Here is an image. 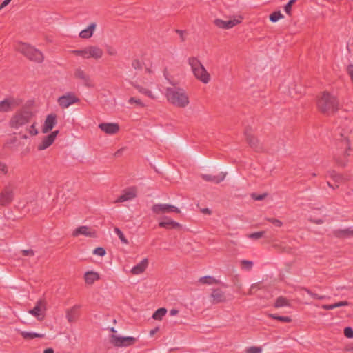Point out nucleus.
Segmentation results:
<instances>
[{"label": "nucleus", "instance_id": "nucleus-1", "mask_svg": "<svg viewBox=\"0 0 353 353\" xmlns=\"http://www.w3.org/2000/svg\"><path fill=\"white\" fill-rule=\"evenodd\" d=\"M336 98L327 91L323 92L318 97V109L325 114L330 115L338 109Z\"/></svg>", "mask_w": 353, "mask_h": 353}, {"label": "nucleus", "instance_id": "nucleus-37", "mask_svg": "<svg viewBox=\"0 0 353 353\" xmlns=\"http://www.w3.org/2000/svg\"><path fill=\"white\" fill-rule=\"evenodd\" d=\"M262 348L258 346L248 347L245 350V353H261Z\"/></svg>", "mask_w": 353, "mask_h": 353}, {"label": "nucleus", "instance_id": "nucleus-59", "mask_svg": "<svg viewBox=\"0 0 353 353\" xmlns=\"http://www.w3.org/2000/svg\"><path fill=\"white\" fill-rule=\"evenodd\" d=\"M265 197V194H261L256 196H254V199L256 200H263Z\"/></svg>", "mask_w": 353, "mask_h": 353}, {"label": "nucleus", "instance_id": "nucleus-58", "mask_svg": "<svg viewBox=\"0 0 353 353\" xmlns=\"http://www.w3.org/2000/svg\"><path fill=\"white\" fill-rule=\"evenodd\" d=\"M179 313V311L176 309H172L170 311V314L171 316H176V314H178Z\"/></svg>", "mask_w": 353, "mask_h": 353}, {"label": "nucleus", "instance_id": "nucleus-22", "mask_svg": "<svg viewBox=\"0 0 353 353\" xmlns=\"http://www.w3.org/2000/svg\"><path fill=\"white\" fill-rule=\"evenodd\" d=\"M211 298L214 303L225 302L227 299L224 292L219 289H216L212 291Z\"/></svg>", "mask_w": 353, "mask_h": 353}, {"label": "nucleus", "instance_id": "nucleus-46", "mask_svg": "<svg viewBox=\"0 0 353 353\" xmlns=\"http://www.w3.org/2000/svg\"><path fill=\"white\" fill-rule=\"evenodd\" d=\"M132 66L134 69H140L142 67V63L139 59H134L132 62Z\"/></svg>", "mask_w": 353, "mask_h": 353}, {"label": "nucleus", "instance_id": "nucleus-56", "mask_svg": "<svg viewBox=\"0 0 353 353\" xmlns=\"http://www.w3.org/2000/svg\"><path fill=\"white\" fill-rule=\"evenodd\" d=\"M272 222L277 227H281L282 225V223L277 219H274L272 221Z\"/></svg>", "mask_w": 353, "mask_h": 353}, {"label": "nucleus", "instance_id": "nucleus-35", "mask_svg": "<svg viewBox=\"0 0 353 353\" xmlns=\"http://www.w3.org/2000/svg\"><path fill=\"white\" fill-rule=\"evenodd\" d=\"M283 17L284 16L280 12H275L270 14V20L272 22L275 23L278 21L279 19H283Z\"/></svg>", "mask_w": 353, "mask_h": 353}, {"label": "nucleus", "instance_id": "nucleus-63", "mask_svg": "<svg viewBox=\"0 0 353 353\" xmlns=\"http://www.w3.org/2000/svg\"><path fill=\"white\" fill-rule=\"evenodd\" d=\"M314 222L316 223L317 224H321L323 223L322 220L321 219L315 221Z\"/></svg>", "mask_w": 353, "mask_h": 353}, {"label": "nucleus", "instance_id": "nucleus-52", "mask_svg": "<svg viewBox=\"0 0 353 353\" xmlns=\"http://www.w3.org/2000/svg\"><path fill=\"white\" fill-rule=\"evenodd\" d=\"M201 176L205 181H212V179H213L214 176L211 174H202Z\"/></svg>", "mask_w": 353, "mask_h": 353}, {"label": "nucleus", "instance_id": "nucleus-64", "mask_svg": "<svg viewBox=\"0 0 353 353\" xmlns=\"http://www.w3.org/2000/svg\"><path fill=\"white\" fill-rule=\"evenodd\" d=\"M327 184L330 188H333V186L330 183V182H327Z\"/></svg>", "mask_w": 353, "mask_h": 353}, {"label": "nucleus", "instance_id": "nucleus-45", "mask_svg": "<svg viewBox=\"0 0 353 353\" xmlns=\"http://www.w3.org/2000/svg\"><path fill=\"white\" fill-rule=\"evenodd\" d=\"M344 334L347 338H353V330L350 327H345L344 330Z\"/></svg>", "mask_w": 353, "mask_h": 353}, {"label": "nucleus", "instance_id": "nucleus-57", "mask_svg": "<svg viewBox=\"0 0 353 353\" xmlns=\"http://www.w3.org/2000/svg\"><path fill=\"white\" fill-rule=\"evenodd\" d=\"M158 331H159V327H156V328L150 330V336H154Z\"/></svg>", "mask_w": 353, "mask_h": 353}, {"label": "nucleus", "instance_id": "nucleus-13", "mask_svg": "<svg viewBox=\"0 0 353 353\" xmlns=\"http://www.w3.org/2000/svg\"><path fill=\"white\" fill-rule=\"evenodd\" d=\"M137 195V190L135 188H129L123 191L122 194L115 201L116 203H122L134 199Z\"/></svg>", "mask_w": 353, "mask_h": 353}, {"label": "nucleus", "instance_id": "nucleus-25", "mask_svg": "<svg viewBox=\"0 0 353 353\" xmlns=\"http://www.w3.org/2000/svg\"><path fill=\"white\" fill-rule=\"evenodd\" d=\"M79 307V305H76L66 310V318L70 323L75 321Z\"/></svg>", "mask_w": 353, "mask_h": 353}, {"label": "nucleus", "instance_id": "nucleus-26", "mask_svg": "<svg viewBox=\"0 0 353 353\" xmlns=\"http://www.w3.org/2000/svg\"><path fill=\"white\" fill-rule=\"evenodd\" d=\"M20 334L22 336L23 339L26 340H31L34 338H43L44 336V335L42 334L27 331H21Z\"/></svg>", "mask_w": 353, "mask_h": 353}, {"label": "nucleus", "instance_id": "nucleus-2", "mask_svg": "<svg viewBox=\"0 0 353 353\" xmlns=\"http://www.w3.org/2000/svg\"><path fill=\"white\" fill-rule=\"evenodd\" d=\"M166 98L168 102L177 108H185L190 103L188 94L179 88H168L166 91Z\"/></svg>", "mask_w": 353, "mask_h": 353}, {"label": "nucleus", "instance_id": "nucleus-16", "mask_svg": "<svg viewBox=\"0 0 353 353\" xmlns=\"http://www.w3.org/2000/svg\"><path fill=\"white\" fill-rule=\"evenodd\" d=\"M59 134V131L56 130L52 132L49 135L45 137L41 143L38 145V150H44L48 147H50L56 139L57 134Z\"/></svg>", "mask_w": 353, "mask_h": 353}, {"label": "nucleus", "instance_id": "nucleus-20", "mask_svg": "<svg viewBox=\"0 0 353 353\" xmlns=\"http://www.w3.org/2000/svg\"><path fill=\"white\" fill-rule=\"evenodd\" d=\"M159 225L167 229H178L181 227V224L168 217H164L159 223Z\"/></svg>", "mask_w": 353, "mask_h": 353}, {"label": "nucleus", "instance_id": "nucleus-17", "mask_svg": "<svg viewBox=\"0 0 353 353\" xmlns=\"http://www.w3.org/2000/svg\"><path fill=\"white\" fill-rule=\"evenodd\" d=\"M99 128L105 133L113 135L119 131V125L116 123H102Z\"/></svg>", "mask_w": 353, "mask_h": 353}, {"label": "nucleus", "instance_id": "nucleus-7", "mask_svg": "<svg viewBox=\"0 0 353 353\" xmlns=\"http://www.w3.org/2000/svg\"><path fill=\"white\" fill-rule=\"evenodd\" d=\"M74 55L80 56L83 59H101L103 55V50L97 46H88L83 48L72 51Z\"/></svg>", "mask_w": 353, "mask_h": 353}, {"label": "nucleus", "instance_id": "nucleus-24", "mask_svg": "<svg viewBox=\"0 0 353 353\" xmlns=\"http://www.w3.org/2000/svg\"><path fill=\"white\" fill-rule=\"evenodd\" d=\"M25 129L26 133H23V131L21 130L19 134H21L23 139H27L28 135L29 134L30 136H35L38 134V130L36 128V123H32L30 125H27V124L23 127Z\"/></svg>", "mask_w": 353, "mask_h": 353}, {"label": "nucleus", "instance_id": "nucleus-10", "mask_svg": "<svg viewBox=\"0 0 353 353\" xmlns=\"http://www.w3.org/2000/svg\"><path fill=\"white\" fill-rule=\"evenodd\" d=\"M152 210L156 214L160 213H181V210L176 206L168 203H157L152 207Z\"/></svg>", "mask_w": 353, "mask_h": 353}, {"label": "nucleus", "instance_id": "nucleus-62", "mask_svg": "<svg viewBox=\"0 0 353 353\" xmlns=\"http://www.w3.org/2000/svg\"><path fill=\"white\" fill-rule=\"evenodd\" d=\"M202 212L205 214H210L211 211L208 208H205L202 210Z\"/></svg>", "mask_w": 353, "mask_h": 353}, {"label": "nucleus", "instance_id": "nucleus-41", "mask_svg": "<svg viewBox=\"0 0 353 353\" xmlns=\"http://www.w3.org/2000/svg\"><path fill=\"white\" fill-rule=\"evenodd\" d=\"M247 141L251 147H256L258 143L257 139L251 135L247 137Z\"/></svg>", "mask_w": 353, "mask_h": 353}, {"label": "nucleus", "instance_id": "nucleus-51", "mask_svg": "<svg viewBox=\"0 0 353 353\" xmlns=\"http://www.w3.org/2000/svg\"><path fill=\"white\" fill-rule=\"evenodd\" d=\"M8 171L7 166L5 163L0 162V172L6 174Z\"/></svg>", "mask_w": 353, "mask_h": 353}, {"label": "nucleus", "instance_id": "nucleus-49", "mask_svg": "<svg viewBox=\"0 0 353 353\" xmlns=\"http://www.w3.org/2000/svg\"><path fill=\"white\" fill-rule=\"evenodd\" d=\"M107 53L110 56H114L117 54V51L111 47L107 48Z\"/></svg>", "mask_w": 353, "mask_h": 353}, {"label": "nucleus", "instance_id": "nucleus-18", "mask_svg": "<svg viewBox=\"0 0 353 353\" xmlns=\"http://www.w3.org/2000/svg\"><path fill=\"white\" fill-rule=\"evenodd\" d=\"M13 199V191L10 188H6L0 193V204L3 206L8 205Z\"/></svg>", "mask_w": 353, "mask_h": 353}, {"label": "nucleus", "instance_id": "nucleus-5", "mask_svg": "<svg viewBox=\"0 0 353 353\" xmlns=\"http://www.w3.org/2000/svg\"><path fill=\"white\" fill-rule=\"evenodd\" d=\"M15 50L32 61L41 62L43 60L42 52L30 44L19 43L17 44Z\"/></svg>", "mask_w": 353, "mask_h": 353}, {"label": "nucleus", "instance_id": "nucleus-30", "mask_svg": "<svg viewBox=\"0 0 353 353\" xmlns=\"http://www.w3.org/2000/svg\"><path fill=\"white\" fill-rule=\"evenodd\" d=\"M167 310L161 307L158 309L152 315V318L155 320H161L162 318L166 314Z\"/></svg>", "mask_w": 353, "mask_h": 353}, {"label": "nucleus", "instance_id": "nucleus-4", "mask_svg": "<svg viewBox=\"0 0 353 353\" xmlns=\"http://www.w3.org/2000/svg\"><path fill=\"white\" fill-rule=\"evenodd\" d=\"M111 334L109 335L110 343L117 347H127L135 344L137 339L133 336H121L114 327L110 328Z\"/></svg>", "mask_w": 353, "mask_h": 353}, {"label": "nucleus", "instance_id": "nucleus-29", "mask_svg": "<svg viewBox=\"0 0 353 353\" xmlns=\"http://www.w3.org/2000/svg\"><path fill=\"white\" fill-rule=\"evenodd\" d=\"M216 282V279L210 276H202L199 279L200 284L212 285Z\"/></svg>", "mask_w": 353, "mask_h": 353}, {"label": "nucleus", "instance_id": "nucleus-12", "mask_svg": "<svg viewBox=\"0 0 353 353\" xmlns=\"http://www.w3.org/2000/svg\"><path fill=\"white\" fill-rule=\"evenodd\" d=\"M149 265V260L148 258H144L140 261L138 263L134 265L130 270V274L132 276H139L143 274Z\"/></svg>", "mask_w": 353, "mask_h": 353}, {"label": "nucleus", "instance_id": "nucleus-48", "mask_svg": "<svg viewBox=\"0 0 353 353\" xmlns=\"http://www.w3.org/2000/svg\"><path fill=\"white\" fill-rule=\"evenodd\" d=\"M21 252L24 256H32L34 254L33 250H23L21 251Z\"/></svg>", "mask_w": 353, "mask_h": 353}, {"label": "nucleus", "instance_id": "nucleus-42", "mask_svg": "<svg viewBox=\"0 0 353 353\" xmlns=\"http://www.w3.org/2000/svg\"><path fill=\"white\" fill-rule=\"evenodd\" d=\"M329 174L330 176L337 183H339L342 180V176L334 171L330 172Z\"/></svg>", "mask_w": 353, "mask_h": 353}, {"label": "nucleus", "instance_id": "nucleus-61", "mask_svg": "<svg viewBox=\"0 0 353 353\" xmlns=\"http://www.w3.org/2000/svg\"><path fill=\"white\" fill-rule=\"evenodd\" d=\"M43 353H54V350L51 348L46 349Z\"/></svg>", "mask_w": 353, "mask_h": 353}, {"label": "nucleus", "instance_id": "nucleus-14", "mask_svg": "<svg viewBox=\"0 0 353 353\" xmlns=\"http://www.w3.org/2000/svg\"><path fill=\"white\" fill-rule=\"evenodd\" d=\"M79 101V99L73 94L69 93L59 98L58 103L60 107L67 108L70 105Z\"/></svg>", "mask_w": 353, "mask_h": 353}, {"label": "nucleus", "instance_id": "nucleus-39", "mask_svg": "<svg viewBox=\"0 0 353 353\" xmlns=\"http://www.w3.org/2000/svg\"><path fill=\"white\" fill-rule=\"evenodd\" d=\"M225 176H226L225 172H221L218 175L213 176V179H212V182L216 183H219L224 180Z\"/></svg>", "mask_w": 353, "mask_h": 353}, {"label": "nucleus", "instance_id": "nucleus-44", "mask_svg": "<svg viewBox=\"0 0 353 353\" xmlns=\"http://www.w3.org/2000/svg\"><path fill=\"white\" fill-rule=\"evenodd\" d=\"M106 252L105 250L101 247L97 248L93 250V254L95 255H98L100 256H103L105 254Z\"/></svg>", "mask_w": 353, "mask_h": 353}, {"label": "nucleus", "instance_id": "nucleus-11", "mask_svg": "<svg viewBox=\"0 0 353 353\" xmlns=\"http://www.w3.org/2000/svg\"><path fill=\"white\" fill-rule=\"evenodd\" d=\"M80 235L88 238H95L97 237V232L91 227L82 225L75 229L72 232V236L74 237H77Z\"/></svg>", "mask_w": 353, "mask_h": 353}, {"label": "nucleus", "instance_id": "nucleus-3", "mask_svg": "<svg viewBox=\"0 0 353 353\" xmlns=\"http://www.w3.org/2000/svg\"><path fill=\"white\" fill-rule=\"evenodd\" d=\"M188 64L196 79L205 84L210 81L211 77L209 72L197 58L194 57L189 58Z\"/></svg>", "mask_w": 353, "mask_h": 353}, {"label": "nucleus", "instance_id": "nucleus-50", "mask_svg": "<svg viewBox=\"0 0 353 353\" xmlns=\"http://www.w3.org/2000/svg\"><path fill=\"white\" fill-rule=\"evenodd\" d=\"M348 302L347 301H340L337 303L334 304V308L342 307V306H347L348 305Z\"/></svg>", "mask_w": 353, "mask_h": 353}, {"label": "nucleus", "instance_id": "nucleus-53", "mask_svg": "<svg viewBox=\"0 0 353 353\" xmlns=\"http://www.w3.org/2000/svg\"><path fill=\"white\" fill-rule=\"evenodd\" d=\"M11 0H5L0 6V10L9 4Z\"/></svg>", "mask_w": 353, "mask_h": 353}, {"label": "nucleus", "instance_id": "nucleus-21", "mask_svg": "<svg viewBox=\"0 0 353 353\" xmlns=\"http://www.w3.org/2000/svg\"><path fill=\"white\" fill-rule=\"evenodd\" d=\"M83 279L85 283L88 285H92L95 281L100 279L99 274L94 271H88L85 272Z\"/></svg>", "mask_w": 353, "mask_h": 353}, {"label": "nucleus", "instance_id": "nucleus-6", "mask_svg": "<svg viewBox=\"0 0 353 353\" xmlns=\"http://www.w3.org/2000/svg\"><path fill=\"white\" fill-rule=\"evenodd\" d=\"M32 117V112L28 110L17 112L11 118L10 125L15 130L22 129L29 123Z\"/></svg>", "mask_w": 353, "mask_h": 353}, {"label": "nucleus", "instance_id": "nucleus-28", "mask_svg": "<svg viewBox=\"0 0 353 353\" xmlns=\"http://www.w3.org/2000/svg\"><path fill=\"white\" fill-rule=\"evenodd\" d=\"M74 77L79 79L85 82L89 81V77L86 72L81 68H77L74 71Z\"/></svg>", "mask_w": 353, "mask_h": 353}, {"label": "nucleus", "instance_id": "nucleus-15", "mask_svg": "<svg viewBox=\"0 0 353 353\" xmlns=\"http://www.w3.org/2000/svg\"><path fill=\"white\" fill-rule=\"evenodd\" d=\"M57 123V116L54 114H48L42 125V132L48 133L50 132Z\"/></svg>", "mask_w": 353, "mask_h": 353}, {"label": "nucleus", "instance_id": "nucleus-55", "mask_svg": "<svg viewBox=\"0 0 353 353\" xmlns=\"http://www.w3.org/2000/svg\"><path fill=\"white\" fill-rule=\"evenodd\" d=\"M322 307L325 310H332L334 309V304L332 305H322Z\"/></svg>", "mask_w": 353, "mask_h": 353}, {"label": "nucleus", "instance_id": "nucleus-38", "mask_svg": "<svg viewBox=\"0 0 353 353\" xmlns=\"http://www.w3.org/2000/svg\"><path fill=\"white\" fill-rule=\"evenodd\" d=\"M269 316L272 319H277V320H279L281 321L285 322V323H290L292 321L291 318H290L288 316H276L274 314H269Z\"/></svg>", "mask_w": 353, "mask_h": 353}, {"label": "nucleus", "instance_id": "nucleus-40", "mask_svg": "<svg viewBox=\"0 0 353 353\" xmlns=\"http://www.w3.org/2000/svg\"><path fill=\"white\" fill-rule=\"evenodd\" d=\"M128 103L131 105H137V106H141V107L144 106V104L142 103V101L140 99L134 98V97H131L128 100Z\"/></svg>", "mask_w": 353, "mask_h": 353}, {"label": "nucleus", "instance_id": "nucleus-31", "mask_svg": "<svg viewBox=\"0 0 353 353\" xmlns=\"http://www.w3.org/2000/svg\"><path fill=\"white\" fill-rule=\"evenodd\" d=\"M240 266L243 270L250 271L253 267V262L248 260H241L240 261Z\"/></svg>", "mask_w": 353, "mask_h": 353}, {"label": "nucleus", "instance_id": "nucleus-33", "mask_svg": "<svg viewBox=\"0 0 353 353\" xmlns=\"http://www.w3.org/2000/svg\"><path fill=\"white\" fill-rule=\"evenodd\" d=\"M163 77L165 79L170 83L171 85H176L177 83V81L176 79L172 77L170 72L168 70H164L163 71Z\"/></svg>", "mask_w": 353, "mask_h": 353}, {"label": "nucleus", "instance_id": "nucleus-23", "mask_svg": "<svg viewBox=\"0 0 353 353\" xmlns=\"http://www.w3.org/2000/svg\"><path fill=\"white\" fill-rule=\"evenodd\" d=\"M96 28L97 25L95 23L90 24L86 28L80 32L79 37L82 39L90 38L93 35Z\"/></svg>", "mask_w": 353, "mask_h": 353}, {"label": "nucleus", "instance_id": "nucleus-60", "mask_svg": "<svg viewBox=\"0 0 353 353\" xmlns=\"http://www.w3.org/2000/svg\"><path fill=\"white\" fill-rule=\"evenodd\" d=\"M258 288V284L257 283H254V284H252L250 287V293H252V291L254 290H256Z\"/></svg>", "mask_w": 353, "mask_h": 353}, {"label": "nucleus", "instance_id": "nucleus-19", "mask_svg": "<svg viewBox=\"0 0 353 353\" xmlns=\"http://www.w3.org/2000/svg\"><path fill=\"white\" fill-rule=\"evenodd\" d=\"M16 105L15 101L11 98H7L0 101V112L10 111Z\"/></svg>", "mask_w": 353, "mask_h": 353}, {"label": "nucleus", "instance_id": "nucleus-9", "mask_svg": "<svg viewBox=\"0 0 353 353\" xmlns=\"http://www.w3.org/2000/svg\"><path fill=\"white\" fill-rule=\"evenodd\" d=\"M47 310V303L45 300H39L34 308L30 310L28 313L34 316L38 321L43 320Z\"/></svg>", "mask_w": 353, "mask_h": 353}, {"label": "nucleus", "instance_id": "nucleus-43", "mask_svg": "<svg viewBox=\"0 0 353 353\" xmlns=\"http://www.w3.org/2000/svg\"><path fill=\"white\" fill-rule=\"evenodd\" d=\"M264 234V232H258L252 233L248 235V237L252 239H259L261 238Z\"/></svg>", "mask_w": 353, "mask_h": 353}, {"label": "nucleus", "instance_id": "nucleus-34", "mask_svg": "<svg viewBox=\"0 0 353 353\" xmlns=\"http://www.w3.org/2000/svg\"><path fill=\"white\" fill-rule=\"evenodd\" d=\"M133 85L142 94H144L151 98H154V95L152 94V92L145 89V88H142L139 84L138 83H134L133 84Z\"/></svg>", "mask_w": 353, "mask_h": 353}, {"label": "nucleus", "instance_id": "nucleus-27", "mask_svg": "<svg viewBox=\"0 0 353 353\" xmlns=\"http://www.w3.org/2000/svg\"><path fill=\"white\" fill-rule=\"evenodd\" d=\"M339 237H350L353 236V228H348L344 230H339L336 232Z\"/></svg>", "mask_w": 353, "mask_h": 353}, {"label": "nucleus", "instance_id": "nucleus-8", "mask_svg": "<svg viewBox=\"0 0 353 353\" xmlns=\"http://www.w3.org/2000/svg\"><path fill=\"white\" fill-rule=\"evenodd\" d=\"M243 17L241 16H234L228 20L221 19H215L214 23L219 28L231 29L235 26L241 23Z\"/></svg>", "mask_w": 353, "mask_h": 353}, {"label": "nucleus", "instance_id": "nucleus-54", "mask_svg": "<svg viewBox=\"0 0 353 353\" xmlns=\"http://www.w3.org/2000/svg\"><path fill=\"white\" fill-rule=\"evenodd\" d=\"M308 294H310L312 296H313L314 298H316V299H322L324 298V296H319L317 295L316 294H313L310 291H307Z\"/></svg>", "mask_w": 353, "mask_h": 353}, {"label": "nucleus", "instance_id": "nucleus-47", "mask_svg": "<svg viewBox=\"0 0 353 353\" xmlns=\"http://www.w3.org/2000/svg\"><path fill=\"white\" fill-rule=\"evenodd\" d=\"M295 1H296V0H290V1L287 3V5L285 6V11L288 14H290L292 6V5L294 3V2H295Z\"/></svg>", "mask_w": 353, "mask_h": 353}, {"label": "nucleus", "instance_id": "nucleus-36", "mask_svg": "<svg viewBox=\"0 0 353 353\" xmlns=\"http://www.w3.org/2000/svg\"><path fill=\"white\" fill-rule=\"evenodd\" d=\"M114 232L117 234V235L118 236V237L119 238V239L121 241V242L123 243H124V244L128 243V241L125 237L123 233L118 228H114Z\"/></svg>", "mask_w": 353, "mask_h": 353}, {"label": "nucleus", "instance_id": "nucleus-32", "mask_svg": "<svg viewBox=\"0 0 353 353\" xmlns=\"http://www.w3.org/2000/svg\"><path fill=\"white\" fill-rule=\"evenodd\" d=\"M289 305H290L289 301L283 297H279L274 303V306L276 308H280V307L289 306Z\"/></svg>", "mask_w": 353, "mask_h": 353}]
</instances>
